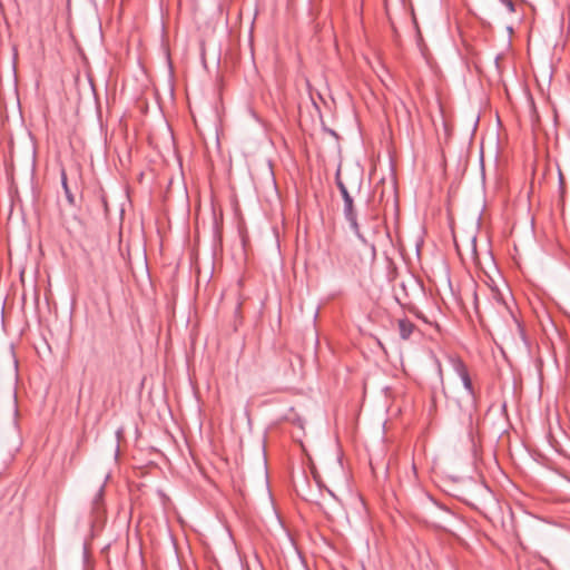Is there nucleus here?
I'll return each mask as SVG.
<instances>
[{"label": "nucleus", "instance_id": "nucleus-1", "mask_svg": "<svg viewBox=\"0 0 570 570\" xmlns=\"http://www.w3.org/2000/svg\"><path fill=\"white\" fill-rule=\"evenodd\" d=\"M337 187L342 194L343 200H344V214L346 219L350 222L352 229L357 235L358 238L363 239V236L360 233V227L356 220V214L353 206V198L350 195L346 186L341 181L337 180Z\"/></svg>", "mask_w": 570, "mask_h": 570}, {"label": "nucleus", "instance_id": "nucleus-2", "mask_svg": "<svg viewBox=\"0 0 570 570\" xmlns=\"http://www.w3.org/2000/svg\"><path fill=\"white\" fill-rule=\"evenodd\" d=\"M454 368H455L458 375L460 376V379L463 383V386L468 393V401L470 403V407L471 409L475 407V395H474V391H473V386H472V381L469 376L465 365L461 361H455Z\"/></svg>", "mask_w": 570, "mask_h": 570}, {"label": "nucleus", "instance_id": "nucleus-5", "mask_svg": "<svg viewBox=\"0 0 570 570\" xmlns=\"http://www.w3.org/2000/svg\"><path fill=\"white\" fill-rule=\"evenodd\" d=\"M502 3L510 12H514V3L511 0H502Z\"/></svg>", "mask_w": 570, "mask_h": 570}, {"label": "nucleus", "instance_id": "nucleus-3", "mask_svg": "<svg viewBox=\"0 0 570 570\" xmlns=\"http://www.w3.org/2000/svg\"><path fill=\"white\" fill-rule=\"evenodd\" d=\"M414 330H415V326L410 321H407V320L399 321V333L403 340L410 338V336L414 332Z\"/></svg>", "mask_w": 570, "mask_h": 570}, {"label": "nucleus", "instance_id": "nucleus-4", "mask_svg": "<svg viewBox=\"0 0 570 570\" xmlns=\"http://www.w3.org/2000/svg\"><path fill=\"white\" fill-rule=\"evenodd\" d=\"M62 186H63V189H65V193H66V196H67V199H68L69 204L73 205L75 204V197H73V195L70 193V190L68 188L67 178H66L65 173L62 174Z\"/></svg>", "mask_w": 570, "mask_h": 570}]
</instances>
